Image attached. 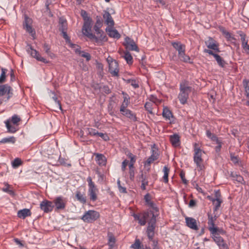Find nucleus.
Wrapping results in <instances>:
<instances>
[{"label": "nucleus", "instance_id": "obj_1", "mask_svg": "<svg viewBox=\"0 0 249 249\" xmlns=\"http://www.w3.org/2000/svg\"><path fill=\"white\" fill-rule=\"evenodd\" d=\"M81 15L82 17L84 23L82 28L83 34L91 39H94L98 41V38L91 32L92 19L88 16V13L84 10H81Z\"/></svg>", "mask_w": 249, "mask_h": 249}, {"label": "nucleus", "instance_id": "obj_2", "mask_svg": "<svg viewBox=\"0 0 249 249\" xmlns=\"http://www.w3.org/2000/svg\"><path fill=\"white\" fill-rule=\"evenodd\" d=\"M192 89V88L189 86V82L188 81L183 80L180 82L178 99L181 104L184 105L187 103Z\"/></svg>", "mask_w": 249, "mask_h": 249}, {"label": "nucleus", "instance_id": "obj_3", "mask_svg": "<svg viewBox=\"0 0 249 249\" xmlns=\"http://www.w3.org/2000/svg\"><path fill=\"white\" fill-rule=\"evenodd\" d=\"M194 161L196 164L197 170L201 171L204 168L202 159V153H204V152L198 147V144L196 143L194 144Z\"/></svg>", "mask_w": 249, "mask_h": 249}, {"label": "nucleus", "instance_id": "obj_4", "mask_svg": "<svg viewBox=\"0 0 249 249\" xmlns=\"http://www.w3.org/2000/svg\"><path fill=\"white\" fill-rule=\"evenodd\" d=\"M133 217L135 220L138 221L141 225L143 226L145 225L147 221L148 222L151 218L156 216L153 211H150L139 214H134Z\"/></svg>", "mask_w": 249, "mask_h": 249}, {"label": "nucleus", "instance_id": "obj_5", "mask_svg": "<svg viewBox=\"0 0 249 249\" xmlns=\"http://www.w3.org/2000/svg\"><path fill=\"white\" fill-rule=\"evenodd\" d=\"M13 96V89L8 84L1 85V104L7 102Z\"/></svg>", "mask_w": 249, "mask_h": 249}, {"label": "nucleus", "instance_id": "obj_6", "mask_svg": "<svg viewBox=\"0 0 249 249\" xmlns=\"http://www.w3.org/2000/svg\"><path fill=\"white\" fill-rule=\"evenodd\" d=\"M87 181L89 186L88 195L91 201H95L97 199L98 189L96 188L94 183L92 181L90 177H89L87 178Z\"/></svg>", "mask_w": 249, "mask_h": 249}, {"label": "nucleus", "instance_id": "obj_7", "mask_svg": "<svg viewBox=\"0 0 249 249\" xmlns=\"http://www.w3.org/2000/svg\"><path fill=\"white\" fill-rule=\"evenodd\" d=\"M100 217L99 213L94 210H89L86 212L81 219L85 222L91 223L95 221Z\"/></svg>", "mask_w": 249, "mask_h": 249}, {"label": "nucleus", "instance_id": "obj_8", "mask_svg": "<svg viewBox=\"0 0 249 249\" xmlns=\"http://www.w3.org/2000/svg\"><path fill=\"white\" fill-rule=\"evenodd\" d=\"M107 60L108 64L109 72L112 76H118L119 71L118 62L111 57L107 58Z\"/></svg>", "mask_w": 249, "mask_h": 249}, {"label": "nucleus", "instance_id": "obj_9", "mask_svg": "<svg viewBox=\"0 0 249 249\" xmlns=\"http://www.w3.org/2000/svg\"><path fill=\"white\" fill-rule=\"evenodd\" d=\"M55 207V211L64 210L66 207V199L62 196L56 197L53 202Z\"/></svg>", "mask_w": 249, "mask_h": 249}, {"label": "nucleus", "instance_id": "obj_10", "mask_svg": "<svg viewBox=\"0 0 249 249\" xmlns=\"http://www.w3.org/2000/svg\"><path fill=\"white\" fill-rule=\"evenodd\" d=\"M156 217L151 218L148 221V226L147 228L146 233L150 240H152L154 235V231L156 227Z\"/></svg>", "mask_w": 249, "mask_h": 249}, {"label": "nucleus", "instance_id": "obj_11", "mask_svg": "<svg viewBox=\"0 0 249 249\" xmlns=\"http://www.w3.org/2000/svg\"><path fill=\"white\" fill-rule=\"evenodd\" d=\"M204 52L213 55L220 67L224 68L227 64L225 61L219 55L214 53L212 50L210 49H204Z\"/></svg>", "mask_w": 249, "mask_h": 249}, {"label": "nucleus", "instance_id": "obj_12", "mask_svg": "<svg viewBox=\"0 0 249 249\" xmlns=\"http://www.w3.org/2000/svg\"><path fill=\"white\" fill-rule=\"evenodd\" d=\"M205 43L208 48L213 50L215 52L219 53L220 52L218 43L212 37H209L208 39L205 41Z\"/></svg>", "mask_w": 249, "mask_h": 249}, {"label": "nucleus", "instance_id": "obj_13", "mask_svg": "<svg viewBox=\"0 0 249 249\" xmlns=\"http://www.w3.org/2000/svg\"><path fill=\"white\" fill-rule=\"evenodd\" d=\"M27 51L28 53H30L33 57L35 58L37 60L44 63H48L49 62L45 58L42 57L37 51L33 49L31 46L29 45V48Z\"/></svg>", "mask_w": 249, "mask_h": 249}, {"label": "nucleus", "instance_id": "obj_14", "mask_svg": "<svg viewBox=\"0 0 249 249\" xmlns=\"http://www.w3.org/2000/svg\"><path fill=\"white\" fill-rule=\"evenodd\" d=\"M32 19L25 16L24 21L23 24V28L32 36H33L35 34V31L32 28Z\"/></svg>", "mask_w": 249, "mask_h": 249}, {"label": "nucleus", "instance_id": "obj_15", "mask_svg": "<svg viewBox=\"0 0 249 249\" xmlns=\"http://www.w3.org/2000/svg\"><path fill=\"white\" fill-rule=\"evenodd\" d=\"M124 45L129 51H139V49L134 41L129 37L125 38Z\"/></svg>", "mask_w": 249, "mask_h": 249}, {"label": "nucleus", "instance_id": "obj_16", "mask_svg": "<svg viewBox=\"0 0 249 249\" xmlns=\"http://www.w3.org/2000/svg\"><path fill=\"white\" fill-rule=\"evenodd\" d=\"M40 207L44 213H48L53 211L54 205L53 202L45 200L40 203Z\"/></svg>", "mask_w": 249, "mask_h": 249}, {"label": "nucleus", "instance_id": "obj_17", "mask_svg": "<svg viewBox=\"0 0 249 249\" xmlns=\"http://www.w3.org/2000/svg\"><path fill=\"white\" fill-rule=\"evenodd\" d=\"M216 218L217 217L216 216L213 217L211 214H208V228L211 233L217 232L218 231H219L217 227L214 226V221L216 220Z\"/></svg>", "mask_w": 249, "mask_h": 249}, {"label": "nucleus", "instance_id": "obj_18", "mask_svg": "<svg viewBox=\"0 0 249 249\" xmlns=\"http://www.w3.org/2000/svg\"><path fill=\"white\" fill-rule=\"evenodd\" d=\"M211 234H212V238L213 239V241L219 247H222L223 248L226 247V245L224 243V239L218 233H217V232H214L211 233Z\"/></svg>", "mask_w": 249, "mask_h": 249}, {"label": "nucleus", "instance_id": "obj_19", "mask_svg": "<svg viewBox=\"0 0 249 249\" xmlns=\"http://www.w3.org/2000/svg\"><path fill=\"white\" fill-rule=\"evenodd\" d=\"M159 156V155L157 151L154 149H152L151 155L148 158L147 160L144 163V166H150V164L152 162L158 159Z\"/></svg>", "mask_w": 249, "mask_h": 249}, {"label": "nucleus", "instance_id": "obj_20", "mask_svg": "<svg viewBox=\"0 0 249 249\" xmlns=\"http://www.w3.org/2000/svg\"><path fill=\"white\" fill-rule=\"evenodd\" d=\"M186 225L191 229L196 231L198 230L197 222L195 219L192 217H186L185 218Z\"/></svg>", "mask_w": 249, "mask_h": 249}, {"label": "nucleus", "instance_id": "obj_21", "mask_svg": "<svg viewBox=\"0 0 249 249\" xmlns=\"http://www.w3.org/2000/svg\"><path fill=\"white\" fill-rule=\"evenodd\" d=\"M172 44L173 47L178 51V56L182 54L183 52H185V46L180 42H173Z\"/></svg>", "mask_w": 249, "mask_h": 249}, {"label": "nucleus", "instance_id": "obj_22", "mask_svg": "<svg viewBox=\"0 0 249 249\" xmlns=\"http://www.w3.org/2000/svg\"><path fill=\"white\" fill-rule=\"evenodd\" d=\"M95 160L96 161L97 163L99 164V165L105 166L106 165L107 159L104 155L102 154L97 153L95 154Z\"/></svg>", "mask_w": 249, "mask_h": 249}, {"label": "nucleus", "instance_id": "obj_23", "mask_svg": "<svg viewBox=\"0 0 249 249\" xmlns=\"http://www.w3.org/2000/svg\"><path fill=\"white\" fill-rule=\"evenodd\" d=\"M103 18L105 19L106 24L109 27H113L114 25L113 19L108 12H106L103 15Z\"/></svg>", "mask_w": 249, "mask_h": 249}, {"label": "nucleus", "instance_id": "obj_24", "mask_svg": "<svg viewBox=\"0 0 249 249\" xmlns=\"http://www.w3.org/2000/svg\"><path fill=\"white\" fill-rule=\"evenodd\" d=\"M170 141L174 147H177L180 145V138L177 134L171 135L170 136Z\"/></svg>", "mask_w": 249, "mask_h": 249}, {"label": "nucleus", "instance_id": "obj_25", "mask_svg": "<svg viewBox=\"0 0 249 249\" xmlns=\"http://www.w3.org/2000/svg\"><path fill=\"white\" fill-rule=\"evenodd\" d=\"M2 191L6 193L11 196L15 195V192L13 190V188L12 185H9L7 182L3 183V187L1 189Z\"/></svg>", "mask_w": 249, "mask_h": 249}, {"label": "nucleus", "instance_id": "obj_26", "mask_svg": "<svg viewBox=\"0 0 249 249\" xmlns=\"http://www.w3.org/2000/svg\"><path fill=\"white\" fill-rule=\"evenodd\" d=\"M121 112L123 115L128 118L134 122L137 121V117L135 114L133 113V112L130 110L127 109L124 110V111H121Z\"/></svg>", "mask_w": 249, "mask_h": 249}, {"label": "nucleus", "instance_id": "obj_27", "mask_svg": "<svg viewBox=\"0 0 249 249\" xmlns=\"http://www.w3.org/2000/svg\"><path fill=\"white\" fill-rule=\"evenodd\" d=\"M106 31L107 32L108 35L110 37L118 39L121 36L117 30L116 29H112V27H108L106 28Z\"/></svg>", "mask_w": 249, "mask_h": 249}, {"label": "nucleus", "instance_id": "obj_28", "mask_svg": "<svg viewBox=\"0 0 249 249\" xmlns=\"http://www.w3.org/2000/svg\"><path fill=\"white\" fill-rule=\"evenodd\" d=\"M230 176L231 178H232V180H235L242 184H245L246 182L245 181L241 175L237 174L236 173L233 172H231Z\"/></svg>", "mask_w": 249, "mask_h": 249}, {"label": "nucleus", "instance_id": "obj_29", "mask_svg": "<svg viewBox=\"0 0 249 249\" xmlns=\"http://www.w3.org/2000/svg\"><path fill=\"white\" fill-rule=\"evenodd\" d=\"M31 215V211L29 209H24L18 211V216L19 218L25 219L26 217Z\"/></svg>", "mask_w": 249, "mask_h": 249}, {"label": "nucleus", "instance_id": "obj_30", "mask_svg": "<svg viewBox=\"0 0 249 249\" xmlns=\"http://www.w3.org/2000/svg\"><path fill=\"white\" fill-rule=\"evenodd\" d=\"M142 182L141 188L142 190H144L146 189V186L148 184L147 177L145 173H142L140 177Z\"/></svg>", "mask_w": 249, "mask_h": 249}, {"label": "nucleus", "instance_id": "obj_31", "mask_svg": "<svg viewBox=\"0 0 249 249\" xmlns=\"http://www.w3.org/2000/svg\"><path fill=\"white\" fill-rule=\"evenodd\" d=\"M5 124L8 131L9 132L14 133L18 130V128H17L18 126H16V125H14L13 124H11L9 120H7L6 122H5Z\"/></svg>", "mask_w": 249, "mask_h": 249}, {"label": "nucleus", "instance_id": "obj_32", "mask_svg": "<svg viewBox=\"0 0 249 249\" xmlns=\"http://www.w3.org/2000/svg\"><path fill=\"white\" fill-rule=\"evenodd\" d=\"M208 197L213 202V204L214 205L213 211H217L221 206V204L222 202V200L220 198L213 199V198H210V196H208Z\"/></svg>", "mask_w": 249, "mask_h": 249}, {"label": "nucleus", "instance_id": "obj_33", "mask_svg": "<svg viewBox=\"0 0 249 249\" xmlns=\"http://www.w3.org/2000/svg\"><path fill=\"white\" fill-rule=\"evenodd\" d=\"M136 161H130L129 164V178L131 180H133L135 176L134 163Z\"/></svg>", "mask_w": 249, "mask_h": 249}, {"label": "nucleus", "instance_id": "obj_34", "mask_svg": "<svg viewBox=\"0 0 249 249\" xmlns=\"http://www.w3.org/2000/svg\"><path fill=\"white\" fill-rule=\"evenodd\" d=\"M162 116L166 120H170L171 117H173L171 111L167 107H164L162 111Z\"/></svg>", "mask_w": 249, "mask_h": 249}, {"label": "nucleus", "instance_id": "obj_35", "mask_svg": "<svg viewBox=\"0 0 249 249\" xmlns=\"http://www.w3.org/2000/svg\"><path fill=\"white\" fill-rule=\"evenodd\" d=\"M144 200L145 202L148 204V205L152 207L154 210L156 211H158V209L155 206V204L150 201V195L148 194H147L146 195H145Z\"/></svg>", "mask_w": 249, "mask_h": 249}, {"label": "nucleus", "instance_id": "obj_36", "mask_svg": "<svg viewBox=\"0 0 249 249\" xmlns=\"http://www.w3.org/2000/svg\"><path fill=\"white\" fill-rule=\"evenodd\" d=\"M76 197L77 199L83 204L86 203V197L82 194L80 191H77L76 192Z\"/></svg>", "mask_w": 249, "mask_h": 249}, {"label": "nucleus", "instance_id": "obj_37", "mask_svg": "<svg viewBox=\"0 0 249 249\" xmlns=\"http://www.w3.org/2000/svg\"><path fill=\"white\" fill-rule=\"evenodd\" d=\"M239 35L241 37L242 48H244V47L248 45V40L246 39V36L245 34L242 32H239Z\"/></svg>", "mask_w": 249, "mask_h": 249}, {"label": "nucleus", "instance_id": "obj_38", "mask_svg": "<svg viewBox=\"0 0 249 249\" xmlns=\"http://www.w3.org/2000/svg\"><path fill=\"white\" fill-rule=\"evenodd\" d=\"M102 26V22L100 19L97 20L95 24L93 27V29L97 34H100L101 32H103L102 30L100 29Z\"/></svg>", "mask_w": 249, "mask_h": 249}, {"label": "nucleus", "instance_id": "obj_39", "mask_svg": "<svg viewBox=\"0 0 249 249\" xmlns=\"http://www.w3.org/2000/svg\"><path fill=\"white\" fill-rule=\"evenodd\" d=\"M16 142V138L14 136L4 138L1 140V143H14Z\"/></svg>", "mask_w": 249, "mask_h": 249}, {"label": "nucleus", "instance_id": "obj_40", "mask_svg": "<svg viewBox=\"0 0 249 249\" xmlns=\"http://www.w3.org/2000/svg\"><path fill=\"white\" fill-rule=\"evenodd\" d=\"M124 57L128 64L130 65L132 64L133 58L129 52H125Z\"/></svg>", "mask_w": 249, "mask_h": 249}, {"label": "nucleus", "instance_id": "obj_41", "mask_svg": "<svg viewBox=\"0 0 249 249\" xmlns=\"http://www.w3.org/2000/svg\"><path fill=\"white\" fill-rule=\"evenodd\" d=\"M115 242L116 239L115 237L112 234H109L108 245L109 246L110 249H112V248L114 247Z\"/></svg>", "mask_w": 249, "mask_h": 249}, {"label": "nucleus", "instance_id": "obj_42", "mask_svg": "<svg viewBox=\"0 0 249 249\" xmlns=\"http://www.w3.org/2000/svg\"><path fill=\"white\" fill-rule=\"evenodd\" d=\"M163 172L164 175L163 177V180L165 183L168 182V175L169 173V169L166 166L163 167Z\"/></svg>", "mask_w": 249, "mask_h": 249}, {"label": "nucleus", "instance_id": "obj_43", "mask_svg": "<svg viewBox=\"0 0 249 249\" xmlns=\"http://www.w3.org/2000/svg\"><path fill=\"white\" fill-rule=\"evenodd\" d=\"M1 84L5 82L6 81V77L8 75L7 73L9 72V71L6 69H1Z\"/></svg>", "mask_w": 249, "mask_h": 249}, {"label": "nucleus", "instance_id": "obj_44", "mask_svg": "<svg viewBox=\"0 0 249 249\" xmlns=\"http://www.w3.org/2000/svg\"><path fill=\"white\" fill-rule=\"evenodd\" d=\"M249 81L246 79H245L243 81V86L245 88V90L246 93V96L249 98Z\"/></svg>", "mask_w": 249, "mask_h": 249}, {"label": "nucleus", "instance_id": "obj_45", "mask_svg": "<svg viewBox=\"0 0 249 249\" xmlns=\"http://www.w3.org/2000/svg\"><path fill=\"white\" fill-rule=\"evenodd\" d=\"M22 163L20 159L18 158H16L12 162V167L14 168H17Z\"/></svg>", "mask_w": 249, "mask_h": 249}, {"label": "nucleus", "instance_id": "obj_46", "mask_svg": "<svg viewBox=\"0 0 249 249\" xmlns=\"http://www.w3.org/2000/svg\"><path fill=\"white\" fill-rule=\"evenodd\" d=\"M20 118L18 117L17 115H14L12 117L10 121V123L13 124L14 125H16V126H18V122L20 121Z\"/></svg>", "mask_w": 249, "mask_h": 249}, {"label": "nucleus", "instance_id": "obj_47", "mask_svg": "<svg viewBox=\"0 0 249 249\" xmlns=\"http://www.w3.org/2000/svg\"><path fill=\"white\" fill-rule=\"evenodd\" d=\"M43 49L45 53L51 58H53L54 56V54L51 52L50 47L48 44L45 43L43 45Z\"/></svg>", "mask_w": 249, "mask_h": 249}, {"label": "nucleus", "instance_id": "obj_48", "mask_svg": "<svg viewBox=\"0 0 249 249\" xmlns=\"http://www.w3.org/2000/svg\"><path fill=\"white\" fill-rule=\"evenodd\" d=\"M86 132L88 135L90 136H96L98 131L96 129L92 128H86L85 129Z\"/></svg>", "mask_w": 249, "mask_h": 249}, {"label": "nucleus", "instance_id": "obj_49", "mask_svg": "<svg viewBox=\"0 0 249 249\" xmlns=\"http://www.w3.org/2000/svg\"><path fill=\"white\" fill-rule=\"evenodd\" d=\"M154 105L153 103L151 102H146L144 105V107L145 109L150 113L153 114L152 112V106Z\"/></svg>", "mask_w": 249, "mask_h": 249}, {"label": "nucleus", "instance_id": "obj_50", "mask_svg": "<svg viewBox=\"0 0 249 249\" xmlns=\"http://www.w3.org/2000/svg\"><path fill=\"white\" fill-rule=\"evenodd\" d=\"M180 59L185 62H188L190 59V57L185 54V52L178 56Z\"/></svg>", "mask_w": 249, "mask_h": 249}, {"label": "nucleus", "instance_id": "obj_51", "mask_svg": "<svg viewBox=\"0 0 249 249\" xmlns=\"http://www.w3.org/2000/svg\"><path fill=\"white\" fill-rule=\"evenodd\" d=\"M230 159L231 161L234 164H237L239 162V158L238 157L235 156L234 154L231 153H230Z\"/></svg>", "mask_w": 249, "mask_h": 249}, {"label": "nucleus", "instance_id": "obj_52", "mask_svg": "<svg viewBox=\"0 0 249 249\" xmlns=\"http://www.w3.org/2000/svg\"><path fill=\"white\" fill-rule=\"evenodd\" d=\"M127 83L130 84L134 88H138L139 84L138 82L134 79H128L126 80Z\"/></svg>", "mask_w": 249, "mask_h": 249}, {"label": "nucleus", "instance_id": "obj_53", "mask_svg": "<svg viewBox=\"0 0 249 249\" xmlns=\"http://www.w3.org/2000/svg\"><path fill=\"white\" fill-rule=\"evenodd\" d=\"M53 96L52 97L53 99L55 102V103L56 105L57 106L58 108L60 110H62L61 105L60 101L58 100L57 96L54 93H53Z\"/></svg>", "mask_w": 249, "mask_h": 249}, {"label": "nucleus", "instance_id": "obj_54", "mask_svg": "<svg viewBox=\"0 0 249 249\" xmlns=\"http://www.w3.org/2000/svg\"><path fill=\"white\" fill-rule=\"evenodd\" d=\"M117 185L119 188V190L120 192L123 193H126V189L124 187H123L121 185V181L119 179L117 180Z\"/></svg>", "mask_w": 249, "mask_h": 249}, {"label": "nucleus", "instance_id": "obj_55", "mask_svg": "<svg viewBox=\"0 0 249 249\" xmlns=\"http://www.w3.org/2000/svg\"><path fill=\"white\" fill-rule=\"evenodd\" d=\"M67 23L66 20L62 21L61 22L60 26L59 27V30L61 31H67Z\"/></svg>", "mask_w": 249, "mask_h": 249}, {"label": "nucleus", "instance_id": "obj_56", "mask_svg": "<svg viewBox=\"0 0 249 249\" xmlns=\"http://www.w3.org/2000/svg\"><path fill=\"white\" fill-rule=\"evenodd\" d=\"M80 55L82 57L85 58L87 61H89L91 59L90 54L88 53H86L84 51H82Z\"/></svg>", "mask_w": 249, "mask_h": 249}, {"label": "nucleus", "instance_id": "obj_57", "mask_svg": "<svg viewBox=\"0 0 249 249\" xmlns=\"http://www.w3.org/2000/svg\"><path fill=\"white\" fill-rule=\"evenodd\" d=\"M96 136H98L102 138L105 141H107L108 139V137L107 136V135L103 133L98 132V133L96 134Z\"/></svg>", "mask_w": 249, "mask_h": 249}, {"label": "nucleus", "instance_id": "obj_58", "mask_svg": "<svg viewBox=\"0 0 249 249\" xmlns=\"http://www.w3.org/2000/svg\"><path fill=\"white\" fill-rule=\"evenodd\" d=\"M102 90L105 94H108L111 92V90L107 86H104L102 88Z\"/></svg>", "mask_w": 249, "mask_h": 249}, {"label": "nucleus", "instance_id": "obj_59", "mask_svg": "<svg viewBox=\"0 0 249 249\" xmlns=\"http://www.w3.org/2000/svg\"><path fill=\"white\" fill-rule=\"evenodd\" d=\"M180 177L181 178V180L182 181V182H183L184 184H187L188 183V181L185 178V173L183 172V171H181L180 173Z\"/></svg>", "mask_w": 249, "mask_h": 249}, {"label": "nucleus", "instance_id": "obj_60", "mask_svg": "<svg viewBox=\"0 0 249 249\" xmlns=\"http://www.w3.org/2000/svg\"><path fill=\"white\" fill-rule=\"evenodd\" d=\"M71 47H72V48H73V49H74L75 53H79V54H81V52H82V51H80V48L79 47V46L76 45H75V44H71Z\"/></svg>", "mask_w": 249, "mask_h": 249}, {"label": "nucleus", "instance_id": "obj_61", "mask_svg": "<svg viewBox=\"0 0 249 249\" xmlns=\"http://www.w3.org/2000/svg\"><path fill=\"white\" fill-rule=\"evenodd\" d=\"M128 162L129 161L127 160H124L122 162L121 169L123 171H124L125 170L126 166L128 165Z\"/></svg>", "mask_w": 249, "mask_h": 249}, {"label": "nucleus", "instance_id": "obj_62", "mask_svg": "<svg viewBox=\"0 0 249 249\" xmlns=\"http://www.w3.org/2000/svg\"><path fill=\"white\" fill-rule=\"evenodd\" d=\"M122 94L124 95L123 102L126 103V104H129V97L128 95L124 92H123Z\"/></svg>", "mask_w": 249, "mask_h": 249}, {"label": "nucleus", "instance_id": "obj_63", "mask_svg": "<svg viewBox=\"0 0 249 249\" xmlns=\"http://www.w3.org/2000/svg\"><path fill=\"white\" fill-rule=\"evenodd\" d=\"M128 105L129 104H126V103L123 102L120 107V112L124 111V110L127 109V107L128 106Z\"/></svg>", "mask_w": 249, "mask_h": 249}, {"label": "nucleus", "instance_id": "obj_64", "mask_svg": "<svg viewBox=\"0 0 249 249\" xmlns=\"http://www.w3.org/2000/svg\"><path fill=\"white\" fill-rule=\"evenodd\" d=\"M10 75L11 77V81H13L15 79V77L14 75V72L13 69H10L9 71L8 75Z\"/></svg>", "mask_w": 249, "mask_h": 249}]
</instances>
